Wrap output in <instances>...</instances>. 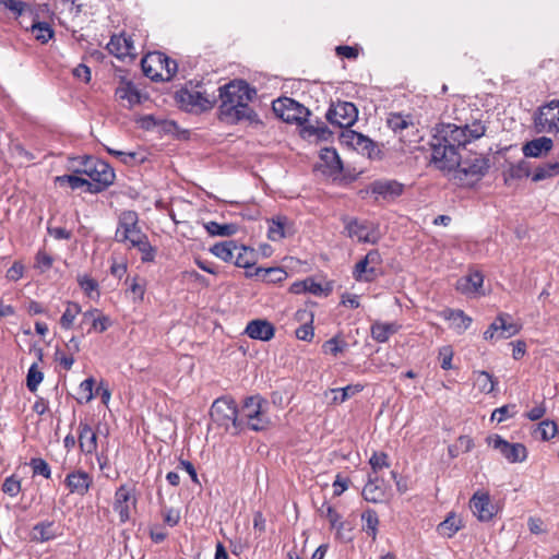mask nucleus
I'll list each match as a JSON object with an SVG mask.
<instances>
[{"label":"nucleus","instance_id":"1","mask_svg":"<svg viewBox=\"0 0 559 559\" xmlns=\"http://www.w3.org/2000/svg\"><path fill=\"white\" fill-rule=\"evenodd\" d=\"M486 132L479 120L457 126L440 123L430 141L431 162L442 170H454L455 177L467 183L479 181L490 167L489 158L467 148Z\"/></svg>","mask_w":559,"mask_h":559},{"label":"nucleus","instance_id":"2","mask_svg":"<svg viewBox=\"0 0 559 559\" xmlns=\"http://www.w3.org/2000/svg\"><path fill=\"white\" fill-rule=\"evenodd\" d=\"M255 96L257 90L245 80H233L219 86V120L228 124L257 122L258 114L249 106Z\"/></svg>","mask_w":559,"mask_h":559},{"label":"nucleus","instance_id":"3","mask_svg":"<svg viewBox=\"0 0 559 559\" xmlns=\"http://www.w3.org/2000/svg\"><path fill=\"white\" fill-rule=\"evenodd\" d=\"M74 162L79 164L74 173L86 175L91 179L87 192L97 193L114 183L116 175L107 162L92 156H81L74 158Z\"/></svg>","mask_w":559,"mask_h":559},{"label":"nucleus","instance_id":"4","mask_svg":"<svg viewBox=\"0 0 559 559\" xmlns=\"http://www.w3.org/2000/svg\"><path fill=\"white\" fill-rule=\"evenodd\" d=\"M210 416L214 423L224 427L231 435H239L245 429V420L239 419V411L233 399L223 396L216 399L210 411Z\"/></svg>","mask_w":559,"mask_h":559},{"label":"nucleus","instance_id":"5","mask_svg":"<svg viewBox=\"0 0 559 559\" xmlns=\"http://www.w3.org/2000/svg\"><path fill=\"white\" fill-rule=\"evenodd\" d=\"M267 401L260 395H252L245 399L239 419L245 420V428L253 431H263L269 428L271 420L266 415Z\"/></svg>","mask_w":559,"mask_h":559},{"label":"nucleus","instance_id":"6","mask_svg":"<svg viewBox=\"0 0 559 559\" xmlns=\"http://www.w3.org/2000/svg\"><path fill=\"white\" fill-rule=\"evenodd\" d=\"M136 212H122L119 217V226L115 234V239L118 242L129 241L132 247L144 246L147 237L142 233L138 226Z\"/></svg>","mask_w":559,"mask_h":559},{"label":"nucleus","instance_id":"7","mask_svg":"<svg viewBox=\"0 0 559 559\" xmlns=\"http://www.w3.org/2000/svg\"><path fill=\"white\" fill-rule=\"evenodd\" d=\"M345 230L350 238H357L359 242L374 245L381 239V231L379 224L367 221L350 218L345 216L343 218Z\"/></svg>","mask_w":559,"mask_h":559},{"label":"nucleus","instance_id":"8","mask_svg":"<svg viewBox=\"0 0 559 559\" xmlns=\"http://www.w3.org/2000/svg\"><path fill=\"white\" fill-rule=\"evenodd\" d=\"M274 114L287 123L304 124L310 111L290 97H280L272 104Z\"/></svg>","mask_w":559,"mask_h":559},{"label":"nucleus","instance_id":"9","mask_svg":"<svg viewBox=\"0 0 559 559\" xmlns=\"http://www.w3.org/2000/svg\"><path fill=\"white\" fill-rule=\"evenodd\" d=\"M177 102L180 107L190 112H203L214 107L216 98L203 92L182 88L177 92Z\"/></svg>","mask_w":559,"mask_h":559},{"label":"nucleus","instance_id":"10","mask_svg":"<svg viewBox=\"0 0 559 559\" xmlns=\"http://www.w3.org/2000/svg\"><path fill=\"white\" fill-rule=\"evenodd\" d=\"M325 118L331 124L348 130L347 128L358 119V109L349 102L333 103L328 109Z\"/></svg>","mask_w":559,"mask_h":559},{"label":"nucleus","instance_id":"11","mask_svg":"<svg viewBox=\"0 0 559 559\" xmlns=\"http://www.w3.org/2000/svg\"><path fill=\"white\" fill-rule=\"evenodd\" d=\"M487 443L510 463H521L527 457V450L522 443H510L499 435H492L487 438Z\"/></svg>","mask_w":559,"mask_h":559},{"label":"nucleus","instance_id":"12","mask_svg":"<svg viewBox=\"0 0 559 559\" xmlns=\"http://www.w3.org/2000/svg\"><path fill=\"white\" fill-rule=\"evenodd\" d=\"M535 124L539 132H559V100L554 99L540 107Z\"/></svg>","mask_w":559,"mask_h":559},{"label":"nucleus","instance_id":"13","mask_svg":"<svg viewBox=\"0 0 559 559\" xmlns=\"http://www.w3.org/2000/svg\"><path fill=\"white\" fill-rule=\"evenodd\" d=\"M340 140L341 143L353 147L355 151L367 155L370 158L379 152L377 144L370 138L354 130L343 131L341 133Z\"/></svg>","mask_w":559,"mask_h":559},{"label":"nucleus","instance_id":"14","mask_svg":"<svg viewBox=\"0 0 559 559\" xmlns=\"http://www.w3.org/2000/svg\"><path fill=\"white\" fill-rule=\"evenodd\" d=\"M267 238L271 241H280L296 234L297 228L294 221L286 215L277 214L266 219Z\"/></svg>","mask_w":559,"mask_h":559},{"label":"nucleus","instance_id":"15","mask_svg":"<svg viewBox=\"0 0 559 559\" xmlns=\"http://www.w3.org/2000/svg\"><path fill=\"white\" fill-rule=\"evenodd\" d=\"M136 503L135 497L132 495V489L123 484L117 488L112 503L114 511L119 515V522L126 523L131 518L130 506Z\"/></svg>","mask_w":559,"mask_h":559},{"label":"nucleus","instance_id":"16","mask_svg":"<svg viewBox=\"0 0 559 559\" xmlns=\"http://www.w3.org/2000/svg\"><path fill=\"white\" fill-rule=\"evenodd\" d=\"M469 508L473 514L481 522L490 521L497 513L495 504L488 492L476 491L471 500Z\"/></svg>","mask_w":559,"mask_h":559},{"label":"nucleus","instance_id":"17","mask_svg":"<svg viewBox=\"0 0 559 559\" xmlns=\"http://www.w3.org/2000/svg\"><path fill=\"white\" fill-rule=\"evenodd\" d=\"M404 186L395 180H377L370 185V190L378 202H391L400 197Z\"/></svg>","mask_w":559,"mask_h":559},{"label":"nucleus","instance_id":"18","mask_svg":"<svg viewBox=\"0 0 559 559\" xmlns=\"http://www.w3.org/2000/svg\"><path fill=\"white\" fill-rule=\"evenodd\" d=\"M92 484V476L82 469L69 473L64 479V485L69 489L70 493H76L79 496L86 495Z\"/></svg>","mask_w":559,"mask_h":559},{"label":"nucleus","instance_id":"19","mask_svg":"<svg viewBox=\"0 0 559 559\" xmlns=\"http://www.w3.org/2000/svg\"><path fill=\"white\" fill-rule=\"evenodd\" d=\"M106 48L109 51V53L116 56L118 59H124L126 57L136 56V51L133 46V40L131 39V37H126L124 35L111 36Z\"/></svg>","mask_w":559,"mask_h":559},{"label":"nucleus","instance_id":"20","mask_svg":"<svg viewBox=\"0 0 559 559\" xmlns=\"http://www.w3.org/2000/svg\"><path fill=\"white\" fill-rule=\"evenodd\" d=\"M245 333L250 338L267 342L274 337L275 328L267 320L255 319L247 324Z\"/></svg>","mask_w":559,"mask_h":559},{"label":"nucleus","instance_id":"21","mask_svg":"<svg viewBox=\"0 0 559 559\" xmlns=\"http://www.w3.org/2000/svg\"><path fill=\"white\" fill-rule=\"evenodd\" d=\"M321 164L319 168L329 176H337L343 169L342 160L333 147H324L320 152Z\"/></svg>","mask_w":559,"mask_h":559},{"label":"nucleus","instance_id":"22","mask_svg":"<svg viewBox=\"0 0 559 559\" xmlns=\"http://www.w3.org/2000/svg\"><path fill=\"white\" fill-rule=\"evenodd\" d=\"M60 535V526L53 521H41L35 524L31 531L32 540L46 543Z\"/></svg>","mask_w":559,"mask_h":559},{"label":"nucleus","instance_id":"23","mask_svg":"<svg viewBox=\"0 0 559 559\" xmlns=\"http://www.w3.org/2000/svg\"><path fill=\"white\" fill-rule=\"evenodd\" d=\"M85 324L90 325L87 333H90L91 330L103 333L109 328L110 319L107 316L100 314L99 310L94 308L83 313L80 328L83 329Z\"/></svg>","mask_w":559,"mask_h":559},{"label":"nucleus","instance_id":"24","mask_svg":"<svg viewBox=\"0 0 559 559\" xmlns=\"http://www.w3.org/2000/svg\"><path fill=\"white\" fill-rule=\"evenodd\" d=\"M162 52L147 53L141 61L142 71L145 76L153 81H164V73L159 68Z\"/></svg>","mask_w":559,"mask_h":559},{"label":"nucleus","instance_id":"25","mask_svg":"<svg viewBox=\"0 0 559 559\" xmlns=\"http://www.w3.org/2000/svg\"><path fill=\"white\" fill-rule=\"evenodd\" d=\"M78 442L81 451L85 454H92L96 451L97 436L87 423H80Z\"/></svg>","mask_w":559,"mask_h":559},{"label":"nucleus","instance_id":"26","mask_svg":"<svg viewBox=\"0 0 559 559\" xmlns=\"http://www.w3.org/2000/svg\"><path fill=\"white\" fill-rule=\"evenodd\" d=\"M554 142L550 138L540 136L534 139L523 146V154L525 157H542L551 151Z\"/></svg>","mask_w":559,"mask_h":559},{"label":"nucleus","instance_id":"27","mask_svg":"<svg viewBox=\"0 0 559 559\" xmlns=\"http://www.w3.org/2000/svg\"><path fill=\"white\" fill-rule=\"evenodd\" d=\"M484 283V275L478 270L469 271L465 276H462L456 282V289L463 294L477 292Z\"/></svg>","mask_w":559,"mask_h":559},{"label":"nucleus","instance_id":"28","mask_svg":"<svg viewBox=\"0 0 559 559\" xmlns=\"http://www.w3.org/2000/svg\"><path fill=\"white\" fill-rule=\"evenodd\" d=\"M362 497L366 501L379 503L384 500L385 490L379 484V477L368 474V481L362 489Z\"/></svg>","mask_w":559,"mask_h":559},{"label":"nucleus","instance_id":"29","mask_svg":"<svg viewBox=\"0 0 559 559\" xmlns=\"http://www.w3.org/2000/svg\"><path fill=\"white\" fill-rule=\"evenodd\" d=\"M443 318L452 321L453 328L459 334L465 332L472 324V318L460 309H445L443 311Z\"/></svg>","mask_w":559,"mask_h":559},{"label":"nucleus","instance_id":"30","mask_svg":"<svg viewBox=\"0 0 559 559\" xmlns=\"http://www.w3.org/2000/svg\"><path fill=\"white\" fill-rule=\"evenodd\" d=\"M463 527V521L455 513L451 512L437 526V532L447 538L453 537Z\"/></svg>","mask_w":559,"mask_h":559},{"label":"nucleus","instance_id":"31","mask_svg":"<svg viewBox=\"0 0 559 559\" xmlns=\"http://www.w3.org/2000/svg\"><path fill=\"white\" fill-rule=\"evenodd\" d=\"M248 277L253 275L260 277L262 281L267 283H280L287 277V273L285 270L278 266L274 267H257L254 273H246Z\"/></svg>","mask_w":559,"mask_h":559},{"label":"nucleus","instance_id":"32","mask_svg":"<svg viewBox=\"0 0 559 559\" xmlns=\"http://www.w3.org/2000/svg\"><path fill=\"white\" fill-rule=\"evenodd\" d=\"M26 29H29L36 40L41 44L48 43L55 35L51 25L47 22L38 21L37 15L33 17L31 26L26 27Z\"/></svg>","mask_w":559,"mask_h":559},{"label":"nucleus","instance_id":"33","mask_svg":"<svg viewBox=\"0 0 559 559\" xmlns=\"http://www.w3.org/2000/svg\"><path fill=\"white\" fill-rule=\"evenodd\" d=\"M238 249V245L234 240H226L222 242H217L211 247L210 251L216 258L223 260L224 262H231L235 257V252Z\"/></svg>","mask_w":559,"mask_h":559},{"label":"nucleus","instance_id":"34","mask_svg":"<svg viewBox=\"0 0 559 559\" xmlns=\"http://www.w3.org/2000/svg\"><path fill=\"white\" fill-rule=\"evenodd\" d=\"M397 330L399 325L395 323L374 322L371 325L370 333L374 341L385 343L392 334L397 332Z\"/></svg>","mask_w":559,"mask_h":559},{"label":"nucleus","instance_id":"35","mask_svg":"<svg viewBox=\"0 0 559 559\" xmlns=\"http://www.w3.org/2000/svg\"><path fill=\"white\" fill-rule=\"evenodd\" d=\"M296 317L300 321L309 318V322H306L302 325H300L298 329H296L295 334L298 340L310 342L314 336L313 326H312L313 314L306 310H302V311H297Z\"/></svg>","mask_w":559,"mask_h":559},{"label":"nucleus","instance_id":"36","mask_svg":"<svg viewBox=\"0 0 559 559\" xmlns=\"http://www.w3.org/2000/svg\"><path fill=\"white\" fill-rule=\"evenodd\" d=\"M498 322L500 324V338H510L514 335H516L520 330L521 325L513 322L511 320V316L509 313L502 312L498 314Z\"/></svg>","mask_w":559,"mask_h":559},{"label":"nucleus","instance_id":"37","mask_svg":"<svg viewBox=\"0 0 559 559\" xmlns=\"http://www.w3.org/2000/svg\"><path fill=\"white\" fill-rule=\"evenodd\" d=\"M388 127L394 133H402L404 130L409 127H414L412 118L409 115H402L400 112H392L389 115L386 119Z\"/></svg>","mask_w":559,"mask_h":559},{"label":"nucleus","instance_id":"38","mask_svg":"<svg viewBox=\"0 0 559 559\" xmlns=\"http://www.w3.org/2000/svg\"><path fill=\"white\" fill-rule=\"evenodd\" d=\"M362 530L372 538L377 539L379 518L374 510L368 509L361 514Z\"/></svg>","mask_w":559,"mask_h":559},{"label":"nucleus","instance_id":"39","mask_svg":"<svg viewBox=\"0 0 559 559\" xmlns=\"http://www.w3.org/2000/svg\"><path fill=\"white\" fill-rule=\"evenodd\" d=\"M234 263L238 267L249 269L254 264V251L247 246H239L235 252Z\"/></svg>","mask_w":559,"mask_h":559},{"label":"nucleus","instance_id":"40","mask_svg":"<svg viewBox=\"0 0 559 559\" xmlns=\"http://www.w3.org/2000/svg\"><path fill=\"white\" fill-rule=\"evenodd\" d=\"M116 96L119 99L127 100L129 106H134L141 103V94L132 83H127L116 90Z\"/></svg>","mask_w":559,"mask_h":559},{"label":"nucleus","instance_id":"41","mask_svg":"<svg viewBox=\"0 0 559 559\" xmlns=\"http://www.w3.org/2000/svg\"><path fill=\"white\" fill-rule=\"evenodd\" d=\"M353 276L356 281H373L377 276V271L374 266H371L365 258L361 259L354 269Z\"/></svg>","mask_w":559,"mask_h":559},{"label":"nucleus","instance_id":"42","mask_svg":"<svg viewBox=\"0 0 559 559\" xmlns=\"http://www.w3.org/2000/svg\"><path fill=\"white\" fill-rule=\"evenodd\" d=\"M205 229L210 235L228 237L233 236L238 231V225L236 224H219L216 222H209L204 225Z\"/></svg>","mask_w":559,"mask_h":559},{"label":"nucleus","instance_id":"43","mask_svg":"<svg viewBox=\"0 0 559 559\" xmlns=\"http://www.w3.org/2000/svg\"><path fill=\"white\" fill-rule=\"evenodd\" d=\"M475 385L481 393L489 394L493 392L497 381L493 376L487 371H475Z\"/></svg>","mask_w":559,"mask_h":559},{"label":"nucleus","instance_id":"44","mask_svg":"<svg viewBox=\"0 0 559 559\" xmlns=\"http://www.w3.org/2000/svg\"><path fill=\"white\" fill-rule=\"evenodd\" d=\"M56 182L60 187H69L72 190L85 188V191H87L88 188V180L76 176V173H74L73 175L58 176L56 178Z\"/></svg>","mask_w":559,"mask_h":559},{"label":"nucleus","instance_id":"45","mask_svg":"<svg viewBox=\"0 0 559 559\" xmlns=\"http://www.w3.org/2000/svg\"><path fill=\"white\" fill-rule=\"evenodd\" d=\"M81 312V306L74 301H68L67 308L61 316L60 325L64 330L72 328L76 316Z\"/></svg>","mask_w":559,"mask_h":559},{"label":"nucleus","instance_id":"46","mask_svg":"<svg viewBox=\"0 0 559 559\" xmlns=\"http://www.w3.org/2000/svg\"><path fill=\"white\" fill-rule=\"evenodd\" d=\"M362 386L359 384L356 385H347L345 388L340 389H332L330 392L333 394V403L341 404L344 403L346 400L355 395L356 393H359L361 391Z\"/></svg>","mask_w":559,"mask_h":559},{"label":"nucleus","instance_id":"47","mask_svg":"<svg viewBox=\"0 0 559 559\" xmlns=\"http://www.w3.org/2000/svg\"><path fill=\"white\" fill-rule=\"evenodd\" d=\"M44 379V373L38 369V366L36 362H34L26 376V386L32 392L35 393L38 389V385Z\"/></svg>","mask_w":559,"mask_h":559},{"label":"nucleus","instance_id":"48","mask_svg":"<svg viewBox=\"0 0 559 559\" xmlns=\"http://www.w3.org/2000/svg\"><path fill=\"white\" fill-rule=\"evenodd\" d=\"M304 132L309 136L316 135L321 141H328L333 135V132L323 122L317 126L308 124L304 128Z\"/></svg>","mask_w":559,"mask_h":559},{"label":"nucleus","instance_id":"49","mask_svg":"<svg viewBox=\"0 0 559 559\" xmlns=\"http://www.w3.org/2000/svg\"><path fill=\"white\" fill-rule=\"evenodd\" d=\"M0 7L11 11L16 19L24 16L28 10V4L22 0H0Z\"/></svg>","mask_w":559,"mask_h":559},{"label":"nucleus","instance_id":"50","mask_svg":"<svg viewBox=\"0 0 559 559\" xmlns=\"http://www.w3.org/2000/svg\"><path fill=\"white\" fill-rule=\"evenodd\" d=\"M530 176V168L525 160H521L515 165H510L509 169L506 173V180L508 178L512 179H521Z\"/></svg>","mask_w":559,"mask_h":559},{"label":"nucleus","instance_id":"51","mask_svg":"<svg viewBox=\"0 0 559 559\" xmlns=\"http://www.w3.org/2000/svg\"><path fill=\"white\" fill-rule=\"evenodd\" d=\"M29 466L34 475H41L46 479L50 478L51 469L48 463L41 457H33L29 461Z\"/></svg>","mask_w":559,"mask_h":559},{"label":"nucleus","instance_id":"52","mask_svg":"<svg viewBox=\"0 0 559 559\" xmlns=\"http://www.w3.org/2000/svg\"><path fill=\"white\" fill-rule=\"evenodd\" d=\"M347 347V344L344 341H341L338 336H334L328 341H325L322 345L324 353H330L333 356H337L343 353Z\"/></svg>","mask_w":559,"mask_h":559},{"label":"nucleus","instance_id":"53","mask_svg":"<svg viewBox=\"0 0 559 559\" xmlns=\"http://www.w3.org/2000/svg\"><path fill=\"white\" fill-rule=\"evenodd\" d=\"M369 464L372 468V475L377 476V473L382 469L383 467H389L390 463L388 461V454L384 452H374L370 460Z\"/></svg>","mask_w":559,"mask_h":559},{"label":"nucleus","instance_id":"54","mask_svg":"<svg viewBox=\"0 0 559 559\" xmlns=\"http://www.w3.org/2000/svg\"><path fill=\"white\" fill-rule=\"evenodd\" d=\"M93 388V378L85 379L84 381L81 382L79 386V394L81 395V397L78 399L79 403H88L94 399Z\"/></svg>","mask_w":559,"mask_h":559},{"label":"nucleus","instance_id":"55","mask_svg":"<svg viewBox=\"0 0 559 559\" xmlns=\"http://www.w3.org/2000/svg\"><path fill=\"white\" fill-rule=\"evenodd\" d=\"M515 414H516V405L515 404L503 405L493 411V413L491 414V420H497L498 423H501V421L506 420L507 418L513 417Z\"/></svg>","mask_w":559,"mask_h":559},{"label":"nucleus","instance_id":"56","mask_svg":"<svg viewBox=\"0 0 559 559\" xmlns=\"http://www.w3.org/2000/svg\"><path fill=\"white\" fill-rule=\"evenodd\" d=\"M159 68L162 71H165L164 73V81H169L171 78L176 74L178 70L177 62L170 58H168L166 55L162 53Z\"/></svg>","mask_w":559,"mask_h":559},{"label":"nucleus","instance_id":"57","mask_svg":"<svg viewBox=\"0 0 559 559\" xmlns=\"http://www.w3.org/2000/svg\"><path fill=\"white\" fill-rule=\"evenodd\" d=\"M318 512L321 516H324L329 520L331 527H336V524L341 520L340 513L328 502H323L322 506L318 509Z\"/></svg>","mask_w":559,"mask_h":559},{"label":"nucleus","instance_id":"58","mask_svg":"<svg viewBox=\"0 0 559 559\" xmlns=\"http://www.w3.org/2000/svg\"><path fill=\"white\" fill-rule=\"evenodd\" d=\"M537 430L540 432L543 440H550L558 432V427L555 421L546 419L538 424Z\"/></svg>","mask_w":559,"mask_h":559},{"label":"nucleus","instance_id":"59","mask_svg":"<svg viewBox=\"0 0 559 559\" xmlns=\"http://www.w3.org/2000/svg\"><path fill=\"white\" fill-rule=\"evenodd\" d=\"M53 263V259L45 251H38L35 257V267L39 269L41 273L48 271Z\"/></svg>","mask_w":559,"mask_h":559},{"label":"nucleus","instance_id":"60","mask_svg":"<svg viewBox=\"0 0 559 559\" xmlns=\"http://www.w3.org/2000/svg\"><path fill=\"white\" fill-rule=\"evenodd\" d=\"M2 490L10 497H15L21 491V483L15 478V476H10L5 478L2 485Z\"/></svg>","mask_w":559,"mask_h":559},{"label":"nucleus","instance_id":"61","mask_svg":"<svg viewBox=\"0 0 559 559\" xmlns=\"http://www.w3.org/2000/svg\"><path fill=\"white\" fill-rule=\"evenodd\" d=\"M336 537L340 538L344 543H349L353 540L352 536V527L349 523L342 522L341 520L336 524Z\"/></svg>","mask_w":559,"mask_h":559},{"label":"nucleus","instance_id":"62","mask_svg":"<svg viewBox=\"0 0 559 559\" xmlns=\"http://www.w3.org/2000/svg\"><path fill=\"white\" fill-rule=\"evenodd\" d=\"M78 282H79L80 287L88 296L91 295L92 292L97 290V288H98V283L94 278H92L87 275L80 276L78 278Z\"/></svg>","mask_w":559,"mask_h":559},{"label":"nucleus","instance_id":"63","mask_svg":"<svg viewBox=\"0 0 559 559\" xmlns=\"http://www.w3.org/2000/svg\"><path fill=\"white\" fill-rule=\"evenodd\" d=\"M164 522L169 526H176L180 521V511L175 508H165Z\"/></svg>","mask_w":559,"mask_h":559},{"label":"nucleus","instance_id":"64","mask_svg":"<svg viewBox=\"0 0 559 559\" xmlns=\"http://www.w3.org/2000/svg\"><path fill=\"white\" fill-rule=\"evenodd\" d=\"M500 324L498 322V317L490 323L488 329L484 332V338L486 341H497L501 340L500 336Z\"/></svg>","mask_w":559,"mask_h":559}]
</instances>
